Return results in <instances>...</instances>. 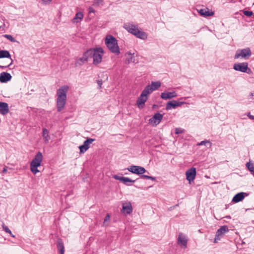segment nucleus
<instances>
[{
  "label": "nucleus",
  "instance_id": "obj_1",
  "mask_svg": "<svg viewBox=\"0 0 254 254\" xmlns=\"http://www.w3.org/2000/svg\"><path fill=\"white\" fill-rule=\"evenodd\" d=\"M68 90L69 86L65 85L60 87L57 91V108L58 112H61L64 108Z\"/></svg>",
  "mask_w": 254,
  "mask_h": 254
},
{
  "label": "nucleus",
  "instance_id": "obj_2",
  "mask_svg": "<svg viewBox=\"0 0 254 254\" xmlns=\"http://www.w3.org/2000/svg\"><path fill=\"white\" fill-rule=\"evenodd\" d=\"M124 27L128 32L134 35L138 38L145 40L147 38V35L146 33L143 31L139 30L138 27L137 25L128 23L125 24Z\"/></svg>",
  "mask_w": 254,
  "mask_h": 254
},
{
  "label": "nucleus",
  "instance_id": "obj_3",
  "mask_svg": "<svg viewBox=\"0 0 254 254\" xmlns=\"http://www.w3.org/2000/svg\"><path fill=\"white\" fill-rule=\"evenodd\" d=\"M105 44L110 51L117 55L120 53L117 39L113 36H107L105 39Z\"/></svg>",
  "mask_w": 254,
  "mask_h": 254
},
{
  "label": "nucleus",
  "instance_id": "obj_4",
  "mask_svg": "<svg viewBox=\"0 0 254 254\" xmlns=\"http://www.w3.org/2000/svg\"><path fill=\"white\" fill-rule=\"evenodd\" d=\"M42 160V154L41 152L39 151L35 155L34 158L33 159L30 163V170L34 174H36L40 172L37 168L41 165Z\"/></svg>",
  "mask_w": 254,
  "mask_h": 254
},
{
  "label": "nucleus",
  "instance_id": "obj_5",
  "mask_svg": "<svg viewBox=\"0 0 254 254\" xmlns=\"http://www.w3.org/2000/svg\"><path fill=\"white\" fill-rule=\"evenodd\" d=\"M252 55L251 49L249 48H245L243 49H239L236 51L235 55L234 58L235 59H242L248 60Z\"/></svg>",
  "mask_w": 254,
  "mask_h": 254
},
{
  "label": "nucleus",
  "instance_id": "obj_6",
  "mask_svg": "<svg viewBox=\"0 0 254 254\" xmlns=\"http://www.w3.org/2000/svg\"><path fill=\"white\" fill-rule=\"evenodd\" d=\"M93 54V64L97 65L101 63L102 60V57L104 54L103 49L102 48H94Z\"/></svg>",
  "mask_w": 254,
  "mask_h": 254
},
{
  "label": "nucleus",
  "instance_id": "obj_7",
  "mask_svg": "<svg viewBox=\"0 0 254 254\" xmlns=\"http://www.w3.org/2000/svg\"><path fill=\"white\" fill-rule=\"evenodd\" d=\"M149 94V91L144 88L136 101V104L139 109L143 108L145 103L148 99V96Z\"/></svg>",
  "mask_w": 254,
  "mask_h": 254
},
{
  "label": "nucleus",
  "instance_id": "obj_8",
  "mask_svg": "<svg viewBox=\"0 0 254 254\" xmlns=\"http://www.w3.org/2000/svg\"><path fill=\"white\" fill-rule=\"evenodd\" d=\"M233 68L236 71L246 72L247 73H250L252 72L251 69L249 68L248 63L247 62L235 64Z\"/></svg>",
  "mask_w": 254,
  "mask_h": 254
},
{
  "label": "nucleus",
  "instance_id": "obj_9",
  "mask_svg": "<svg viewBox=\"0 0 254 254\" xmlns=\"http://www.w3.org/2000/svg\"><path fill=\"white\" fill-rule=\"evenodd\" d=\"M127 169L130 172L137 175H142L146 172L144 167L139 166L132 165Z\"/></svg>",
  "mask_w": 254,
  "mask_h": 254
},
{
  "label": "nucleus",
  "instance_id": "obj_10",
  "mask_svg": "<svg viewBox=\"0 0 254 254\" xmlns=\"http://www.w3.org/2000/svg\"><path fill=\"white\" fill-rule=\"evenodd\" d=\"M229 229L227 226H223L221 227L218 230H217L215 237L214 240V243H217L218 241H219L221 238L223 236V235L227 232H228Z\"/></svg>",
  "mask_w": 254,
  "mask_h": 254
},
{
  "label": "nucleus",
  "instance_id": "obj_11",
  "mask_svg": "<svg viewBox=\"0 0 254 254\" xmlns=\"http://www.w3.org/2000/svg\"><path fill=\"white\" fill-rule=\"evenodd\" d=\"M163 116L159 113H157L149 120V123L152 126H157L162 121Z\"/></svg>",
  "mask_w": 254,
  "mask_h": 254
},
{
  "label": "nucleus",
  "instance_id": "obj_12",
  "mask_svg": "<svg viewBox=\"0 0 254 254\" xmlns=\"http://www.w3.org/2000/svg\"><path fill=\"white\" fill-rule=\"evenodd\" d=\"M186 104L185 102H179L176 100H173L168 102L166 105V110H170L172 109H175L177 107L181 106Z\"/></svg>",
  "mask_w": 254,
  "mask_h": 254
},
{
  "label": "nucleus",
  "instance_id": "obj_13",
  "mask_svg": "<svg viewBox=\"0 0 254 254\" xmlns=\"http://www.w3.org/2000/svg\"><path fill=\"white\" fill-rule=\"evenodd\" d=\"M122 212L123 213L130 214L132 212V207L129 201L123 202L122 203Z\"/></svg>",
  "mask_w": 254,
  "mask_h": 254
},
{
  "label": "nucleus",
  "instance_id": "obj_14",
  "mask_svg": "<svg viewBox=\"0 0 254 254\" xmlns=\"http://www.w3.org/2000/svg\"><path fill=\"white\" fill-rule=\"evenodd\" d=\"M9 58L10 59L11 62L10 64L7 65H0V68L2 69L5 68L10 66L12 64L13 62V60L11 58V56L8 51L6 50H0V58Z\"/></svg>",
  "mask_w": 254,
  "mask_h": 254
},
{
  "label": "nucleus",
  "instance_id": "obj_15",
  "mask_svg": "<svg viewBox=\"0 0 254 254\" xmlns=\"http://www.w3.org/2000/svg\"><path fill=\"white\" fill-rule=\"evenodd\" d=\"M95 139L93 138H88L84 141L83 144L80 145L79 147L80 149V153H83L85 152L89 148V145L92 143Z\"/></svg>",
  "mask_w": 254,
  "mask_h": 254
},
{
  "label": "nucleus",
  "instance_id": "obj_16",
  "mask_svg": "<svg viewBox=\"0 0 254 254\" xmlns=\"http://www.w3.org/2000/svg\"><path fill=\"white\" fill-rule=\"evenodd\" d=\"M187 177V180L189 181L190 183L193 181L196 176V169L194 167H192L190 169L188 170L186 172Z\"/></svg>",
  "mask_w": 254,
  "mask_h": 254
},
{
  "label": "nucleus",
  "instance_id": "obj_17",
  "mask_svg": "<svg viewBox=\"0 0 254 254\" xmlns=\"http://www.w3.org/2000/svg\"><path fill=\"white\" fill-rule=\"evenodd\" d=\"M188 239L185 235L183 233L179 234L178 239V243L183 248H186L187 247Z\"/></svg>",
  "mask_w": 254,
  "mask_h": 254
},
{
  "label": "nucleus",
  "instance_id": "obj_18",
  "mask_svg": "<svg viewBox=\"0 0 254 254\" xmlns=\"http://www.w3.org/2000/svg\"><path fill=\"white\" fill-rule=\"evenodd\" d=\"M113 178L117 180H119L127 186H130L131 184L129 183L135 182V180H132L128 178L120 177L118 175H115L113 176Z\"/></svg>",
  "mask_w": 254,
  "mask_h": 254
},
{
  "label": "nucleus",
  "instance_id": "obj_19",
  "mask_svg": "<svg viewBox=\"0 0 254 254\" xmlns=\"http://www.w3.org/2000/svg\"><path fill=\"white\" fill-rule=\"evenodd\" d=\"M161 86V82L160 81L152 82L151 84L146 86L145 89L150 94L153 91L157 89Z\"/></svg>",
  "mask_w": 254,
  "mask_h": 254
},
{
  "label": "nucleus",
  "instance_id": "obj_20",
  "mask_svg": "<svg viewBox=\"0 0 254 254\" xmlns=\"http://www.w3.org/2000/svg\"><path fill=\"white\" fill-rule=\"evenodd\" d=\"M177 96V94L175 91L164 92L161 94V98L164 100L171 99Z\"/></svg>",
  "mask_w": 254,
  "mask_h": 254
},
{
  "label": "nucleus",
  "instance_id": "obj_21",
  "mask_svg": "<svg viewBox=\"0 0 254 254\" xmlns=\"http://www.w3.org/2000/svg\"><path fill=\"white\" fill-rule=\"evenodd\" d=\"M12 78L10 73L2 72L0 74V82L1 83H5L11 80Z\"/></svg>",
  "mask_w": 254,
  "mask_h": 254
},
{
  "label": "nucleus",
  "instance_id": "obj_22",
  "mask_svg": "<svg viewBox=\"0 0 254 254\" xmlns=\"http://www.w3.org/2000/svg\"><path fill=\"white\" fill-rule=\"evenodd\" d=\"M9 112L8 104L5 102H0V114L5 115Z\"/></svg>",
  "mask_w": 254,
  "mask_h": 254
},
{
  "label": "nucleus",
  "instance_id": "obj_23",
  "mask_svg": "<svg viewBox=\"0 0 254 254\" xmlns=\"http://www.w3.org/2000/svg\"><path fill=\"white\" fill-rule=\"evenodd\" d=\"M248 194L245 192H241L236 194L233 198L232 201L234 202H239L242 201L245 196H248Z\"/></svg>",
  "mask_w": 254,
  "mask_h": 254
},
{
  "label": "nucleus",
  "instance_id": "obj_24",
  "mask_svg": "<svg viewBox=\"0 0 254 254\" xmlns=\"http://www.w3.org/2000/svg\"><path fill=\"white\" fill-rule=\"evenodd\" d=\"M198 13L203 16H212L214 12L213 11H209V10L207 8H202L198 10Z\"/></svg>",
  "mask_w": 254,
  "mask_h": 254
},
{
  "label": "nucleus",
  "instance_id": "obj_25",
  "mask_svg": "<svg viewBox=\"0 0 254 254\" xmlns=\"http://www.w3.org/2000/svg\"><path fill=\"white\" fill-rule=\"evenodd\" d=\"M125 56L126 57V63L130 64L135 63V57L134 56V54H131L130 52H127L125 54Z\"/></svg>",
  "mask_w": 254,
  "mask_h": 254
},
{
  "label": "nucleus",
  "instance_id": "obj_26",
  "mask_svg": "<svg viewBox=\"0 0 254 254\" xmlns=\"http://www.w3.org/2000/svg\"><path fill=\"white\" fill-rule=\"evenodd\" d=\"M42 136L45 143H48L50 139L49 132L48 129L46 128H43L42 129Z\"/></svg>",
  "mask_w": 254,
  "mask_h": 254
},
{
  "label": "nucleus",
  "instance_id": "obj_27",
  "mask_svg": "<svg viewBox=\"0 0 254 254\" xmlns=\"http://www.w3.org/2000/svg\"><path fill=\"white\" fill-rule=\"evenodd\" d=\"M83 18V14L82 12H79L76 13L75 16L72 20L73 23H77L80 22Z\"/></svg>",
  "mask_w": 254,
  "mask_h": 254
},
{
  "label": "nucleus",
  "instance_id": "obj_28",
  "mask_svg": "<svg viewBox=\"0 0 254 254\" xmlns=\"http://www.w3.org/2000/svg\"><path fill=\"white\" fill-rule=\"evenodd\" d=\"M57 248L61 254H64V243L61 240H59L57 242Z\"/></svg>",
  "mask_w": 254,
  "mask_h": 254
},
{
  "label": "nucleus",
  "instance_id": "obj_29",
  "mask_svg": "<svg viewBox=\"0 0 254 254\" xmlns=\"http://www.w3.org/2000/svg\"><path fill=\"white\" fill-rule=\"evenodd\" d=\"M93 49H90L89 50L86 51L83 55L86 58V60L88 61L89 59L93 58Z\"/></svg>",
  "mask_w": 254,
  "mask_h": 254
},
{
  "label": "nucleus",
  "instance_id": "obj_30",
  "mask_svg": "<svg viewBox=\"0 0 254 254\" xmlns=\"http://www.w3.org/2000/svg\"><path fill=\"white\" fill-rule=\"evenodd\" d=\"M100 4L103 5V0H94L93 1V6L95 7H97Z\"/></svg>",
  "mask_w": 254,
  "mask_h": 254
},
{
  "label": "nucleus",
  "instance_id": "obj_31",
  "mask_svg": "<svg viewBox=\"0 0 254 254\" xmlns=\"http://www.w3.org/2000/svg\"><path fill=\"white\" fill-rule=\"evenodd\" d=\"M86 58H85L84 57V55H83V56L80 58L77 61V63L76 64H79V65H81L82 64H84V63L85 62H87V61L86 60Z\"/></svg>",
  "mask_w": 254,
  "mask_h": 254
},
{
  "label": "nucleus",
  "instance_id": "obj_32",
  "mask_svg": "<svg viewBox=\"0 0 254 254\" xmlns=\"http://www.w3.org/2000/svg\"><path fill=\"white\" fill-rule=\"evenodd\" d=\"M246 166L247 167L248 169L251 172H254V164L253 163H251L250 162H248L246 164Z\"/></svg>",
  "mask_w": 254,
  "mask_h": 254
},
{
  "label": "nucleus",
  "instance_id": "obj_33",
  "mask_svg": "<svg viewBox=\"0 0 254 254\" xmlns=\"http://www.w3.org/2000/svg\"><path fill=\"white\" fill-rule=\"evenodd\" d=\"M3 37L6 38L12 42H15L16 40L11 36V35L5 34L3 35Z\"/></svg>",
  "mask_w": 254,
  "mask_h": 254
},
{
  "label": "nucleus",
  "instance_id": "obj_34",
  "mask_svg": "<svg viewBox=\"0 0 254 254\" xmlns=\"http://www.w3.org/2000/svg\"><path fill=\"white\" fill-rule=\"evenodd\" d=\"M207 143L209 144L210 146L211 145V143L209 141H208V140H203V141H202L200 143H199L198 144V145H206Z\"/></svg>",
  "mask_w": 254,
  "mask_h": 254
},
{
  "label": "nucleus",
  "instance_id": "obj_35",
  "mask_svg": "<svg viewBox=\"0 0 254 254\" xmlns=\"http://www.w3.org/2000/svg\"><path fill=\"white\" fill-rule=\"evenodd\" d=\"M184 131V129H182L181 128H175V133L176 134H181L183 133Z\"/></svg>",
  "mask_w": 254,
  "mask_h": 254
},
{
  "label": "nucleus",
  "instance_id": "obj_36",
  "mask_svg": "<svg viewBox=\"0 0 254 254\" xmlns=\"http://www.w3.org/2000/svg\"><path fill=\"white\" fill-rule=\"evenodd\" d=\"M2 228H3V230L6 233H7L8 234H11V231L9 229V228L7 226L3 225V226H2Z\"/></svg>",
  "mask_w": 254,
  "mask_h": 254
},
{
  "label": "nucleus",
  "instance_id": "obj_37",
  "mask_svg": "<svg viewBox=\"0 0 254 254\" xmlns=\"http://www.w3.org/2000/svg\"><path fill=\"white\" fill-rule=\"evenodd\" d=\"M95 10L94 9V8L92 6H89L88 8V13L89 14H91V13H95Z\"/></svg>",
  "mask_w": 254,
  "mask_h": 254
},
{
  "label": "nucleus",
  "instance_id": "obj_38",
  "mask_svg": "<svg viewBox=\"0 0 254 254\" xmlns=\"http://www.w3.org/2000/svg\"><path fill=\"white\" fill-rule=\"evenodd\" d=\"M244 13L245 15L246 16H251L253 15V13L252 11H245L244 12Z\"/></svg>",
  "mask_w": 254,
  "mask_h": 254
},
{
  "label": "nucleus",
  "instance_id": "obj_39",
  "mask_svg": "<svg viewBox=\"0 0 254 254\" xmlns=\"http://www.w3.org/2000/svg\"><path fill=\"white\" fill-rule=\"evenodd\" d=\"M110 219V215L109 214H107V215L106 216V217L104 219V223H105L106 221H109Z\"/></svg>",
  "mask_w": 254,
  "mask_h": 254
},
{
  "label": "nucleus",
  "instance_id": "obj_40",
  "mask_svg": "<svg viewBox=\"0 0 254 254\" xmlns=\"http://www.w3.org/2000/svg\"><path fill=\"white\" fill-rule=\"evenodd\" d=\"M97 84H98V85L99 86V88H101L102 84V81L98 80L97 81Z\"/></svg>",
  "mask_w": 254,
  "mask_h": 254
},
{
  "label": "nucleus",
  "instance_id": "obj_41",
  "mask_svg": "<svg viewBox=\"0 0 254 254\" xmlns=\"http://www.w3.org/2000/svg\"><path fill=\"white\" fill-rule=\"evenodd\" d=\"M248 117L251 120H254V116L251 115L250 113L247 114Z\"/></svg>",
  "mask_w": 254,
  "mask_h": 254
},
{
  "label": "nucleus",
  "instance_id": "obj_42",
  "mask_svg": "<svg viewBox=\"0 0 254 254\" xmlns=\"http://www.w3.org/2000/svg\"><path fill=\"white\" fill-rule=\"evenodd\" d=\"M141 178L142 179H148L149 176H148V175H143V174L141 175Z\"/></svg>",
  "mask_w": 254,
  "mask_h": 254
},
{
  "label": "nucleus",
  "instance_id": "obj_43",
  "mask_svg": "<svg viewBox=\"0 0 254 254\" xmlns=\"http://www.w3.org/2000/svg\"><path fill=\"white\" fill-rule=\"evenodd\" d=\"M148 179L151 180L152 181H155L156 180V178L152 176H149Z\"/></svg>",
  "mask_w": 254,
  "mask_h": 254
},
{
  "label": "nucleus",
  "instance_id": "obj_44",
  "mask_svg": "<svg viewBox=\"0 0 254 254\" xmlns=\"http://www.w3.org/2000/svg\"><path fill=\"white\" fill-rule=\"evenodd\" d=\"M52 0H42L43 3H47L51 1Z\"/></svg>",
  "mask_w": 254,
  "mask_h": 254
},
{
  "label": "nucleus",
  "instance_id": "obj_45",
  "mask_svg": "<svg viewBox=\"0 0 254 254\" xmlns=\"http://www.w3.org/2000/svg\"><path fill=\"white\" fill-rule=\"evenodd\" d=\"M6 172H7V168H6V167H4V168L3 169L2 173H5Z\"/></svg>",
  "mask_w": 254,
  "mask_h": 254
},
{
  "label": "nucleus",
  "instance_id": "obj_46",
  "mask_svg": "<svg viewBox=\"0 0 254 254\" xmlns=\"http://www.w3.org/2000/svg\"><path fill=\"white\" fill-rule=\"evenodd\" d=\"M10 235L13 237V238H14L15 237V236L14 235L12 234V232H11V234H9Z\"/></svg>",
  "mask_w": 254,
  "mask_h": 254
},
{
  "label": "nucleus",
  "instance_id": "obj_47",
  "mask_svg": "<svg viewBox=\"0 0 254 254\" xmlns=\"http://www.w3.org/2000/svg\"><path fill=\"white\" fill-rule=\"evenodd\" d=\"M10 235L13 237V238H14L15 237V236L14 235L12 234V232H11V234H9Z\"/></svg>",
  "mask_w": 254,
  "mask_h": 254
},
{
  "label": "nucleus",
  "instance_id": "obj_48",
  "mask_svg": "<svg viewBox=\"0 0 254 254\" xmlns=\"http://www.w3.org/2000/svg\"><path fill=\"white\" fill-rule=\"evenodd\" d=\"M10 235L13 237V238H14L15 237V236L14 235L12 234V232H11V234H9Z\"/></svg>",
  "mask_w": 254,
  "mask_h": 254
},
{
  "label": "nucleus",
  "instance_id": "obj_49",
  "mask_svg": "<svg viewBox=\"0 0 254 254\" xmlns=\"http://www.w3.org/2000/svg\"><path fill=\"white\" fill-rule=\"evenodd\" d=\"M251 173L253 174V175L254 176V172H251Z\"/></svg>",
  "mask_w": 254,
  "mask_h": 254
},
{
  "label": "nucleus",
  "instance_id": "obj_50",
  "mask_svg": "<svg viewBox=\"0 0 254 254\" xmlns=\"http://www.w3.org/2000/svg\"><path fill=\"white\" fill-rule=\"evenodd\" d=\"M251 96H253V93H251Z\"/></svg>",
  "mask_w": 254,
  "mask_h": 254
}]
</instances>
